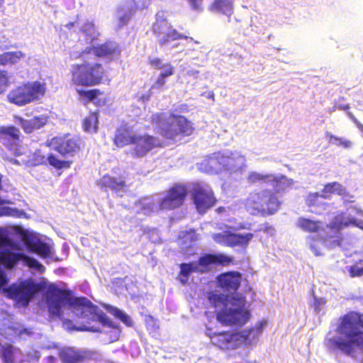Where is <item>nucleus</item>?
Here are the masks:
<instances>
[{
  "mask_svg": "<svg viewBox=\"0 0 363 363\" xmlns=\"http://www.w3.org/2000/svg\"><path fill=\"white\" fill-rule=\"evenodd\" d=\"M363 313L349 311L340 318L337 332L347 340L330 338L328 346L334 350H340L348 356L354 354V347H359L363 352Z\"/></svg>",
  "mask_w": 363,
  "mask_h": 363,
  "instance_id": "obj_1",
  "label": "nucleus"
},
{
  "mask_svg": "<svg viewBox=\"0 0 363 363\" xmlns=\"http://www.w3.org/2000/svg\"><path fill=\"white\" fill-rule=\"evenodd\" d=\"M48 310L52 317L62 319V308L68 306L73 311H78V318H85L96 315L97 306L86 297H74L69 290L50 288L46 293Z\"/></svg>",
  "mask_w": 363,
  "mask_h": 363,
  "instance_id": "obj_2",
  "label": "nucleus"
},
{
  "mask_svg": "<svg viewBox=\"0 0 363 363\" xmlns=\"http://www.w3.org/2000/svg\"><path fill=\"white\" fill-rule=\"evenodd\" d=\"M69 74L70 85L89 87L103 84L107 78V70L94 57H84L81 62L70 66Z\"/></svg>",
  "mask_w": 363,
  "mask_h": 363,
  "instance_id": "obj_3",
  "label": "nucleus"
},
{
  "mask_svg": "<svg viewBox=\"0 0 363 363\" xmlns=\"http://www.w3.org/2000/svg\"><path fill=\"white\" fill-rule=\"evenodd\" d=\"M167 115L164 113H155L152 114L150 123L160 127L161 135L167 140H175L179 135L188 137L194 131L193 123L182 115L171 113L169 119L167 121Z\"/></svg>",
  "mask_w": 363,
  "mask_h": 363,
  "instance_id": "obj_4",
  "label": "nucleus"
},
{
  "mask_svg": "<svg viewBox=\"0 0 363 363\" xmlns=\"http://www.w3.org/2000/svg\"><path fill=\"white\" fill-rule=\"evenodd\" d=\"M233 263V259L224 254H205L200 257L197 262L182 263L178 277L180 282L185 285L189 275L193 272L207 273L214 266H228Z\"/></svg>",
  "mask_w": 363,
  "mask_h": 363,
  "instance_id": "obj_5",
  "label": "nucleus"
},
{
  "mask_svg": "<svg viewBox=\"0 0 363 363\" xmlns=\"http://www.w3.org/2000/svg\"><path fill=\"white\" fill-rule=\"evenodd\" d=\"M281 202L270 190L252 191L245 200V207L252 215L272 216L280 208Z\"/></svg>",
  "mask_w": 363,
  "mask_h": 363,
  "instance_id": "obj_6",
  "label": "nucleus"
},
{
  "mask_svg": "<svg viewBox=\"0 0 363 363\" xmlns=\"http://www.w3.org/2000/svg\"><path fill=\"white\" fill-rule=\"evenodd\" d=\"M229 302L235 308H228L225 305L222 310L217 312V320L225 326H242L245 324L250 318V312L244 309L246 303L245 296L236 294L230 298Z\"/></svg>",
  "mask_w": 363,
  "mask_h": 363,
  "instance_id": "obj_7",
  "label": "nucleus"
},
{
  "mask_svg": "<svg viewBox=\"0 0 363 363\" xmlns=\"http://www.w3.org/2000/svg\"><path fill=\"white\" fill-rule=\"evenodd\" d=\"M46 92V84L39 81L23 83L13 89L8 94V101L23 106L39 100Z\"/></svg>",
  "mask_w": 363,
  "mask_h": 363,
  "instance_id": "obj_8",
  "label": "nucleus"
},
{
  "mask_svg": "<svg viewBox=\"0 0 363 363\" xmlns=\"http://www.w3.org/2000/svg\"><path fill=\"white\" fill-rule=\"evenodd\" d=\"M40 284L31 279H26L20 283H13L3 289L6 296L14 300L18 304L26 307L36 294L40 291Z\"/></svg>",
  "mask_w": 363,
  "mask_h": 363,
  "instance_id": "obj_9",
  "label": "nucleus"
},
{
  "mask_svg": "<svg viewBox=\"0 0 363 363\" xmlns=\"http://www.w3.org/2000/svg\"><path fill=\"white\" fill-rule=\"evenodd\" d=\"M48 145L62 157L67 158L79 155L85 143L79 136L66 133L52 138Z\"/></svg>",
  "mask_w": 363,
  "mask_h": 363,
  "instance_id": "obj_10",
  "label": "nucleus"
},
{
  "mask_svg": "<svg viewBox=\"0 0 363 363\" xmlns=\"http://www.w3.org/2000/svg\"><path fill=\"white\" fill-rule=\"evenodd\" d=\"M254 328L243 330L240 333L222 331L208 334L211 343L222 350L235 349L239 345V341H247Z\"/></svg>",
  "mask_w": 363,
  "mask_h": 363,
  "instance_id": "obj_11",
  "label": "nucleus"
},
{
  "mask_svg": "<svg viewBox=\"0 0 363 363\" xmlns=\"http://www.w3.org/2000/svg\"><path fill=\"white\" fill-rule=\"evenodd\" d=\"M188 194L185 184L177 183L170 187L165 196L160 201V210H174L183 206Z\"/></svg>",
  "mask_w": 363,
  "mask_h": 363,
  "instance_id": "obj_12",
  "label": "nucleus"
},
{
  "mask_svg": "<svg viewBox=\"0 0 363 363\" xmlns=\"http://www.w3.org/2000/svg\"><path fill=\"white\" fill-rule=\"evenodd\" d=\"M191 198L197 211L201 214L205 213L217 201L213 190L208 186L201 184H194Z\"/></svg>",
  "mask_w": 363,
  "mask_h": 363,
  "instance_id": "obj_13",
  "label": "nucleus"
},
{
  "mask_svg": "<svg viewBox=\"0 0 363 363\" xmlns=\"http://www.w3.org/2000/svg\"><path fill=\"white\" fill-rule=\"evenodd\" d=\"M162 147V142L157 137L148 133L137 134L130 154L134 158H143L154 149Z\"/></svg>",
  "mask_w": 363,
  "mask_h": 363,
  "instance_id": "obj_14",
  "label": "nucleus"
},
{
  "mask_svg": "<svg viewBox=\"0 0 363 363\" xmlns=\"http://www.w3.org/2000/svg\"><path fill=\"white\" fill-rule=\"evenodd\" d=\"M62 363H86L96 359V352L89 350H76L73 347H64L59 350Z\"/></svg>",
  "mask_w": 363,
  "mask_h": 363,
  "instance_id": "obj_15",
  "label": "nucleus"
},
{
  "mask_svg": "<svg viewBox=\"0 0 363 363\" xmlns=\"http://www.w3.org/2000/svg\"><path fill=\"white\" fill-rule=\"evenodd\" d=\"M153 33L158 39L159 44L162 46L179 39H187V36L179 33L174 28H171L165 21H157L152 27Z\"/></svg>",
  "mask_w": 363,
  "mask_h": 363,
  "instance_id": "obj_16",
  "label": "nucleus"
},
{
  "mask_svg": "<svg viewBox=\"0 0 363 363\" xmlns=\"http://www.w3.org/2000/svg\"><path fill=\"white\" fill-rule=\"evenodd\" d=\"M47 161L50 166L57 170L69 169L72 163V161L59 159L53 153H50L48 156H45L41 150H36L29 160L32 166L45 164Z\"/></svg>",
  "mask_w": 363,
  "mask_h": 363,
  "instance_id": "obj_17",
  "label": "nucleus"
},
{
  "mask_svg": "<svg viewBox=\"0 0 363 363\" xmlns=\"http://www.w3.org/2000/svg\"><path fill=\"white\" fill-rule=\"evenodd\" d=\"M20 130L14 125L0 126V143L14 155L18 154Z\"/></svg>",
  "mask_w": 363,
  "mask_h": 363,
  "instance_id": "obj_18",
  "label": "nucleus"
},
{
  "mask_svg": "<svg viewBox=\"0 0 363 363\" xmlns=\"http://www.w3.org/2000/svg\"><path fill=\"white\" fill-rule=\"evenodd\" d=\"M253 237L254 234L251 233L242 235L240 233L226 232L225 234L218 233L215 235L214 239L217 242L223 244L228 247H240L246 248Z\"/></svg>",
  "mask_w": 363,
  "mask_h": 363,
  "instance_id": "obj_19",
  "label": "nucleus"
},
{
  "mask_svg": "<svg viewBox=\"0 0 363 363\" xmlns=\"http://www.w3.org/2000/svg\"><path fill=\"white\" fill-rule=\"evenodd\" d=\"M242 274L238 272H228L217 277L218 286L229 292L235 293L241 284Z\"/></svg>",
  "mask_w": 363,
  "mask_h": 363,
  "instance_id": "obj_20",
  "label": "nucleus"
},
{
  "mask_svg": "<svg viewBox=\"0 0 363 363\" xmlns=\"http://www.w3.org/2000/svg\"><path fill=\"white\" fill-rule=\"evenodd\" d=\"M14 120L21 126L26 133H31L45 126L48 123L49 116L40 115L27 120L21 116H15Z\"/></svg>",
  "mask_w": 363,
  "mask_h": 363,
  "instance_id": "obj_21",
  "label": "nucleus"
},
{
  "mask_svg": "<svg viewBox=\"0 0 363 363\" xmlns=\"http://www.w3.org/2000/svg\"><path fill=\"white\" fill-rule=\"evenodd\" d=\"M77 93L82 100L85 103H93L96 106H104L106 103V99L104 93L99 89H77Z\"/></svg>",
  "mask_w": 363,
  "mask_h": 363,
  "instance_id": "obj_22",
  "label": "nucleus"
},
{
  "mask_svg": "<svg viewBox=\"0 0 363 363\" xmlns=\"http://www.w3.org/2000/svg\"><path fill=\"white\" fill-rule=\"evenodd\" d=\"M23 56L21 51L7 52L0 55V65L15 64ZM8 78L6 72H0V94L4 91L7 86Z\"/></svg>",
  "mask_w": 363,
  "mask_h": 363,
  "instance_id": "obj_23",
  "label": "nucleus"
},
{
  "mask_svg": "<svg viewBox=\"0 0 363 363\" xmlns=\"http://www.w3.org/2000/svg\"><path fill=\"white\" fill-rule=\"evenodd\" d=\"M327 195L320 194L318 192L310 193L305 199L306 206L311 208V212L320 214L321 211L326 210L328 204L323 202V199H328Z\"/></svg>",
  "mask_w": 363,
  "mask_h": 363,
  "instance_id": "obj_24",
  "label": "nucleus"
},
{
  "mask_svg": "<svg viewBox=\"0 0 363 363\" xmlns=\"http://www.w3.org/2000/svg\"><path fill=\"white\" fill-rule=\"evenodd\" d=\"M137 134L127 126H121L117 129L113 142L118 147L133 145Z\"/></svg>",
  "mask_w": 363,
  "mask_h": 363,
  "instance_id": "obj_25",
  "label": "nucleus"
},
{
  "mask_svg": "<svg viewBox=\"0 0 363 363\" xmlns=\"http://www.w3.org/2000/svg\"><path fill=\"white\" fill-rule=\"evenodd\" d=\"M25 243L31 252H35L43 257H48L50 255L51 252L49 245L39 238H28L25 240Z\"/></svg>",
  "mask_w": 363,
  "mask_h": 363,
  "instance_id": "obj_26",
  "label": "nucleus"
},
{
  "mask_svg": "<svg viewBox=\"0 0 363 363\" xmlns=\"http://www.w3.org/2000/svg\"><path fill=\"white\" fill-rule=\"evenodd\" d=\"M234 0H213L208 6V9L213 13L230 16L233 12Z\"/></svg>",
  "mask_w": 363,
  "mask_h": 363,
  "instance_id": "obj_27",
  "label": "nucleus"
},
{
  "mask_svg": "<svg viewBox=\"0 0 363 363\" xmlns=\"http://www.w3.org/2000/svg\"><path fill=\"white\" fill-rule=\"evenodd\" d=\"M21 252H13L9 249L0 250V265L8 269H13L20 261Z\"/></svg>",
  "mask_w": 363,
  "mask_h": 363,
  "instance_id": "obj_28",
  "label": "nucleus"
},
{
  "mask_svg": "<svg viewBox=\"0 0 363 363\" xmlns=\"http://www.w3.org/2000/svg\"><path fill=\"white\" fill-rule=\"evenodd\" d=\"M101 186L105 189H109L113 191H120L123 190L125 186V182L121 177H115L108 174H105L101 179Z\"/></svg>",
  "mask_w": 363,
  "mask_h": 363,
  "instance_id": "obj_29",
  "label": "nucleus"
},
{
  "mask_svg": "<svg viewBox=\"0 0 363 363\" xmlns=\"http://www.w3.org/2000/svg\"><path fill=\"white\" fill-rule=\"evenodd\" d=\"M296 226L303 232L316 233L322 228V222L300 217L297 220Z\"/></svg>",
  "mask_w": 363,
  "mask_h": 363,
  "instance_id": "obj_30",
  "label": "nucleus"
},
{
  "mask_svg": "<svg viewBox=\"0 0 363 363\" xmlns=\"http://www.w3.org/2000/svg\"><path fill=\"white\" fill-rule=\"evenodd\" d=\"M149 64L155 69H162L160 74L166 78L174 74V67L170 62L163 63L162 60L159 57L151 59L149 61Z\"/></svg>",
  "mask_w": 363,
  "mask_h": 363,
  "instance_id": "obj_31",
  "label": "nucleus"
},
{
  "mask_svg": "<svg viewBox=\"0 0 363 363\" xmlns=\"http://www.w3.org/2000/svg\"><path fill=\"white\" fill-rule=\"evenodd\" d=\"M99 113L97 111L89 112L83 121L84 130L89 133H96L99 125Z\"/></svg>",
  "mask_w": 363,
  "mask_h": 363,
  "instance_id": "obj_32",
  "label": "nucleus"
},
{
  "mask_svg": "<svg viewBox=\"0 0 363 363\" xmlns=\"http://www.w3.org/2000/svg\"><path fill=\"white\" fill-rule=\"evenodd\" d=\"M96 57H104L111 55L117 51L116 47L110 42H106L91 48Z\"/></svg>",
  "mask_w": 363,
  "mask_h": 363,
  "instance_id": "obj_33",
  "label": "nucleus"
},
{
  "mask_svg": "<svg viewBox=\"0 0 363 363\" xmlns=\"http://www.w3.org/2000/svg\"><path fill=\"white\" fill-rule=\"evenodd\" d=\"M323 195H327L328 198L330 194H336L340 196H344L346 194V189L337 182L326 184L322 189Z\"/></svg>",
  "mask_w": 363,
  "mask_h": 363,
  "instance_id": "obj_34",
  "label": "nucleus"
},
{
  "mask_svg": "<svg viewBox=\"0 0 363 363\" xmlns=\"http://www.w3.org/2000/svg\"><path fill=\"white\" fill-rule=\"evenodd\" d=\"M323 238L320 236L308 235L306 237V242L309 248L313 251L315 256L321 255L320 253V244L323 241Z\"/></svg>",
  "mask_w": 363,
  "mask_h": 363,
  "instance_id": "obj_35",
  "label": "nucleus"
},
{
  "mask_svg": "<svg viewBox=\"0 0 363 363\" xmlns=\"http://www.w3.org/2000/svg\"><path fill=\"white\" fill-rule=\"evenodd\" d=\"M271 178H272V174H261L257 172H252L247 177V182L252 184L262 182L268 183Z\"/></svg>",
  "mask_w": 363,
  "mask_h": 363,
  "instance_id": "obj_36",
  "label": "nucleus"
},
{
  "mask_svg": "<svg viewBox=\"0 0 363 363\" xmlns=\"http://www.w3.org/2000/svg\"><path fill=\"white\" fill-rule=\"evenodd\" d=\"M20 260L23 261L28 267L35 269L38 271L44 269L43 265H42L37 259L33 257H30L22 252H21Z\"/></svg>",
  "mask_w": 363,
  "mask_h": 363,
  "instance_id": "obj_37",
  "label": "nucleus"
},
{
  "mask_svg": "<svg viewBox=\"0 0 363 363\" xmlns=\"http://www.w3.org/2000/svg\"><path fill=\"white\" fill-rule=\"evenodd\" d=\"M334 108L340 111H347V114L350 118L355 123L358 129L363 133V125L354 117V116L351 112L348 111L350 109L349 105L344 104H335Z\"/></svg>",
  "mask_w": 363,
  "mask_h": 363,
  "instance_id": "obj_38",
  "label": "nucleus"
},
{
  "mask_svg": "<svg viewBox=\"0 0 363 363\" xmlns=\"http://www.w3.org/2000/svg\"><path fill=\"white\" fill-rule=\"evenodd\" d=\"M4 363H13L14 356L13 347L11 345L3 346L0 354Z\"/></svg>",
  "mask_w": 363,
  "mask_h": 363,
  "instance_id": "obj_39",
  "label": "nucleus"
},
{
  "mask_svg": "<svg viewBox=\"0 0 363 363\" xmlns=\"http://www.w3.org/2000/svg\"><path fill=\"white\" fill-rule=\"evenodd\" d=\"M286 180V177L284 176L276 177L272 175V178L268 181V183H270L275 191L278 192L284 189Z\"/></svg>",
  "mask_w": 363,
  "mask_h": 363,
  "instance_id": "obj_40",
  "label": "nucleus"
},
{
  "mask_svg": "<svg viewBox=\"0 0 363 363\" xmlns=\"http://www.w3.org/2000/svg\"><path fill=\"white\" fill-rule=\"evenodd\" d=\"M326 137L329 139V142H333L338 146H342L345 148H349L352 145V143L347 140H342V138L333 135L331 133H326Z\"/></svg>",
  "mask_w": 363,
  "mask_h": 363,
  "instance_id": "obj_41",
  "label": "nucleus"
},
{
  "mask_svg": "<svg viewBox=\"0 0 363 363\" xmlns=\"http://www.w3.org/2000/svg\"><path fill=\"white\" fill-rule=\"evenodd\" d=\"M208 301L213 307L227 305L224 303L223 296L216 294H211L208 296Z\"/></svg>",
  "mask_w": 363,
  "mask_h": 363,
  "instance_id": "obj_42",
  "label": "nucleus"
},
{
  "mask_svg": "<svg viewBox=\"0 0 363 363\" xmlns=\"http://www.w3.org/2000/svg\"><path fill=\"white\" fill-rule=\"evenodd\" d=\"M98 318L103 325L108 326L111 328H118V325L110 320L104 312H101L99 315Z\"/></svg>",
  "mask_w": 363,
  "mask_h": 363,
  "instance_id": "obj_43",
  "label": "nucleus"
},
{
  "mask_svg": "<svg viewBox=\"0 0 363 363\" xmlns=\"http://www.w3.org/2000/svg\"><path fill=\"white\" fill-rule=\"evenodd\" d=\"M114 315L123 321L126 325L130 326L132 325L130 317L118 308L114 310Z\"/></svg>",
  "mask_w": 363,
  "mask_h": 363,
  "instance_id": "obj_44",
  "label": "nucleus"
},
{
  "mask_svg": "<svg viewBox=\"0 0 363 363\" xmlns=\"http://www.w3.org/2000/svg\"><path fill=\"white\" fill-rule=\"evenodd\" d=\"M347 225L346 223H343L340 218L335 217L334 219L330 223V228L332 229L340 230Z\"/></svg>",
  "mask_w": 363,
  "mask_h": 363,
  "instance_id": "obj_45",
  "label": "nucleus"
},
{
  "mask_svg": "<svg viewBox=\"0 0 363 363\" xmlns=\"http://www.w3.org/2000/svg\"><path fill=\"white\" fill-rule=\"evenodd\" d=\"M166 77L159 74L157 79L155 81V82L151 86V89H157L160 90L164 88V86L166 83Z\"/></svg>",
  "mask_w": 363,
  "mask_h": 363,
  "instance_id": "obj_46",
  "label": "nucleus"
},
{
  "mask_svg": "<svg viewBox=\"0 0 363 363\" xmlns=\"http://www.w3.org/2000/svg\"><path fill=\"white\" fill-rule=\"evenodd\" d=\"M17 213V210L8 206L0 207V217L2 216H14Z\"/></svg>",
  "mask_w": 363,
  "mask_h": 363,
  "instance_id": "obj_47",
  "label": "nucleus"
},
{
  "mask_svg": "<svg viewBox=\"0 0 363 363\" xmlns=\"http://www.w3.org/2000/svg\"><path fill=\"white\" fill-rule=\"evenodd\" d=\"M191 8L194 10L201 11L203 9V0H186Z\"/></svg>",
  "mask_w": 363,
  "mask_h": 363,
  "instance_id": "obj_48",
  "label": "nucleus"
},
{
  "mask_svg": "<svg viewBox=\"0 0 363 363\" xmlns=\"http://www.w3.org/2000/svg\"><path fill=\"white\" fill-rule=\"evenodd\" d=\"M351 277H360L363 275V267L352 266L349 270Z\"/></svg>",
  "mask_w": 363,
  "mask_h": 363,
  "instance_id": "obj_49",
  "label": "nucleus"
},
{
  "mask_svg": "<svg viewBox=\"0 0 363 363\" xmlns=\"http://www.w3.org/2000/svg\"><path fill=\"white\" fill-rule=\"evenodd\" d=\"M8 282L9 279L7 278L6 272L0 269V289H1L3 286H6Z\"/></svg>",
  "mask_w": 363,
  "mask_h": 363,
  "instance_id": "obj_50",
  "label": "nucleus"
},
{
  "mask_svg": "<svg viewBox=\"0 0 363 363\" xmlns=\"http://www.w3.org/2000/svg\"><path fill=\"white\" fill-rule=\"evenodd\" d=\"M128 21H129V16H128L124 15V16L120 17L119 18L120 26H123L127 24Z\"/></svg>",
  "mask_w": 363,
  "mask_h": 363,
  "instance_id": "obj_51",
  "label": "nucleus"
},
{
  "mask_svg": "<svg viewBox=\"0 0 363 363\" xmlns=\"http://www.w3.org/2000/svg\"><path fill=\"white\" fill-rule=\"evenodd\" d=\"M262 227L259 229L257 231L263 230L264 232H269V230H272V227L269 225L268 223H266L262 225Z\"/></svg>",
  "mask_w": 363,
  "mask_h": 363,
  "instance_id": "obj_52",
  "label": "nucleus"
},
{
  "mask_svg": "<svg viewBox=\"0 0 363 363\" xmlns=\"http://www.w3.org/2000/svg\"><path fill=\"white\" fill-rule=\"evenodd\" d=\"M8 242H9L8 238L4 236L3 235L0 234V247L7 245Z\"/></svg>",
  "mask_w": 363,
  "mask_h": 363,
  "instance_id": "obj_53",
  "label": "nucleus"
},
{
  "mask_svg": "<svg viewBox=\"0 0 363 363\" xmlns=\"http://www.w3.org/2000/svg\"><path fill=\"white\" fill-rule=\"evenodd\" d=\"M176 111L180 112H186L188 111V105L186 104H182L179 106V107L176 109Z\"/></svg>",
  "mask_w": 363,
  "mask_h": 363,
  "instance_id": "obj_54",
  "label": "nucleus"
},
{
  "mask_svg": "<svg viewBox=\"0 0 363 363\" xmlns=\"http://www.w3.org/2000/svg\"><path fill=\"white\" fill-rule=\"evenodd\" d=\"M264 326V323H258L256 325V335L261 333Z\"/></svg>",
  "mask_w": 363,
  "mask_h": 363,
  "instance_id": "obj_55",
  "label": "nucleus"
},
{
  "mask_svg": "<svg viewBox=\"0 0 363 363\" xmlns=\"http://www.w3.org/2000/svg\"><path fill=\"white\" fill-rule=\"evenodd\" d=\"M145 321H146V325H147V328H149L150 322H152V323H155V320L152 316H149L147 318H146Z\"/></svg>",
  "mask_w": 363,
  "mask_h": 363,
  "instance_id": "obj_56",
  "label": "nucleus"
},
{
  "mask_svg": "<svg viewBox=\"0 0 363 363\" xmlns=\"http://www.w3.org/2000/svg\"><path fill=\"white\" fill-rule=\"evenodd\" d=\"M78 330H89V331H96V330L93 328H77Z\"/></svg>",
  "mask_w": 363,
  "mask_h": 363,
  "instance_id": "obj_57",
  "label": "nucleus"
},
{
  "mask_svg": "<svg viewBox=\"0 0 363 363\" xmlns=\"http://www.w3.org/2000/svg\"><path fill=\"white\" fill-rule=\"evenodd\" d=\"M74 25V22H69L68 23L66 24L65 27L70 29L72 27H73Z\"/></svg>",
  "mask_w": 363,
  "mask_h": 363,
  "instance_id": "obj_58",
  "label": "nucleus"
},
{
  "mask_svg": "<svg viewBox=\"0 0 363 363\" xmlns=\"http://www.w3.org/2000/svg\"><path fill=\"white\" fill-rule=\"evenodd\" d=\"M208 98L210 99H214V94L213 91H211L209 94H208Z\"/></svg>",
  "mask_w": 363,
  "mask_h": 363,
  "instance_id": "obj_59",
  "label": "nucleus"
},
{
  "mask_svg": "<svg viewBox=\"0 0 363 363\" xmlns=\"http://www.w3.org/2000/svg\"><path fill=\"white\" fill-rule=\"evenodd\" d=\"M65 322L70 323V320H65Z\"/></svg>",
  "mask_w": 363,
  "mask_h": 363,
  "instance_id": "obj_60",
  "label": "nucleus"
},
{
  "mask_svg": "<svg viewBox=\"0 0 363 363\" xmlns=\"http://www.w3.org/2000/svg\"><path fill=\"white\" fill-rule=\"evenodd\" d=\"M361 363H363V360L362 361V362H361Z\"/></svg>",
  "mask_w": 363,
  "mask_h": 363,
  "instance_id": "obj_61",
  "label": "nucleus"
}]
</instances>
